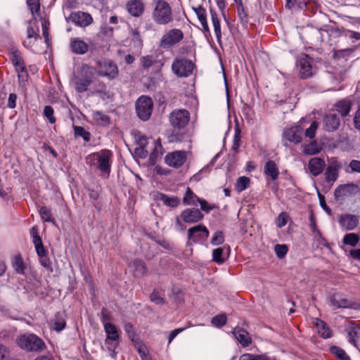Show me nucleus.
Returning <instances> with one entry per match:
<instances>
[{
	"instance_id": "obj_1",
	"label": "nucleus",
	"mask_w": 360,
	"mask_h": 360,
	"mask_svg": "<svg viewBox=\"0 0 360 360\" xmlns=\"http://www.w3.org/2000/svg\"><path fill=\"white\" fill-rule=\"evenodd\" d=\"M111 158L112 152L105 149L88 155L86 162L90 167L98 169L104 175L108 176L110 172Z\"/></svg>"
},
{
	"instance_id": "obj_2",
	"label": "nucleus",
	"mask_w": 360,
	"mask_h": 360,
	"mask_svg": "<svg viewBox=\"0 0 360 360\" xmlns=\"http://www.w3.org/2000/svg\"><path fill=\"white\" fill-rule=\"evenodd\" d=\"M94 75V69L86 64H83L77 75L74 76L72 83L75 90L79 93L87 91L92 82Z\"/></svg>"
},
{
	"instance_id": "obj_3",
	"label": "nucleus",
	"mask_w": 360,
	"mask_h": 360,
	"mask_svg": "<svg viewBox=\"0 0 360 360\" xmlns=\"http://www.w3.org/2000/svg\"><path fill=\"white\" fill-rule=\"evenodd\" d=\"M18 345L27 352H40L46 348L42 339L34 333H25L17 339Z\"/></svg>"
},
{
	"instance_id": "obj_4",
	"label": "nucleus",
	"mask_w": 360,
	"mask_h": 360,
	"mask_svg": "<svg viewBox=\"0 0 360 360\" xmlns=\"http://www.w3.org/2000/svg\"><path fill=\"white\" fill-rule=\"evenodd\" d=\"M153 19L158 25H167L172 21V11L169 4L165 0L155 3Z\"/></svg>"
},
{
	"instance_id": "obj_5",
	"label": "nucleus",
	"mask_w": 360,
	"mask_h": 360,
	"mask_svg": "<svg viewBox=\"0 0 360 360\" xmlns=\"http://www.w3.org/2000/svg\"><path fill=\"white\" fill-rule=\"evenodd\" d=\"M194 64L184 58H176L172 64V70L178 77H187L193 73Z\"/></svg>"
},
{
	"instance_id": "obj_6",
	"label": "nucleus",
	"mask_w": 360,
	"mask_h": 360,
	"mask_svg": "<svg viewBox=\"0 0 360 360\" xmlns=\"http://www.w3.org/2000/svg\"><path fill=\"white\" fill-rule=\"evenodd\" d=\"M30 233L32 236V242L37 254L39 257L40 264L46 269H51V262L46 257V251L42 244L41 238L38 235L37 229L35 227L32 228Z\"/></svg>"
},
{
	"instance_id": "obj_7",
	"label": "nucleus",
	"mask_w": 360,
	"mask_h": 360,
	"mask_svg": "<svg viewBox=\"0 0 360 360\" xmlns=\"http://www.w3.org/2000/svg\"><path fill=\"white\" fill-rule=\"evenodd\" d=\"M104 330L106 333L105 345L107 349L111 352V357L116 358L115 349L118 346L119 334L116 326L112 323H106L104 326Z\"/></svg>"
},
{
	"instance_id": "obj_8",
	"label": "nucleus",
	"mask_w": 360,
	"mask_h": 360,
	"mask_svg": "<svg viewBox=\"0 0 360 360\" xmlns=\"http://www.w3.org/2000/svg\"><path fill=\"white\" fill-rule=\"evenodd\" d=\"M153 102L147 96H140L136 102V111L138 117L143 121L149 120L153 112Z\"/></svg>"
},
{
	"instance_id": "obj_9",
	"label": "nucleus",
	"mask_w": 360,
	"mask_h": 360,
	"mask_svg": "<svg viewBox=\"0 0 360 360\" xmlns=\"http://www.w3.org/2000/svg\"><path fill=\"white\" fill-rule=\"evenodd\" d=\"M94 70L99 76L113 79L118 75V68L115 63L109 60L97 62Z\"/></svg>"
},
{
	"instance_id": "obj_10",
	"label": "nucleus",
	"mask_w": 360,
	"mask_h": 360,
	"mask_svg": "<svg viewBox=\"0 0 360 360\" xmlns=\"http://www.w3.org/2000/svg\"><path fill=\"white\" fill-rule=\"evenodd\" d=\"M9 55L10 59L18 72L19 82L20 83L25 82L28 75L20 53L16 49L11 48L9 51Z\"/></svg>"
},
{
	"instance_id": "obj_11",
	"label": "nucleus",
	"mask_w": 360,
	"mask_h": 360,
	"mask_svg": "<svg viewBox=\"0 0 360 360\" xmlns=\"http://www.w3.org/2000/svg\"><path fill=\"white\" fill-rule=\"evenodd\" d=\"M341 169L342 164L336 158H330L324 173L326 181L328 184H333L338 179L339 172Z\"/></svg>"
},
{
	"instance_id": "obj_12",
	"label": "nucleus",
	"mask_w": 360,
	"mask_h": 360,
	"mask_svg": "<svg viewBox=\"0 0 360 360\" xmlns=\"http://www.w3.org/2000/svg\"><path fill=\"white\" fill-rule=\"evenodd\" d=\"M184 37L183 32L179 29H172L165 33L160 43V47L167 49L179 43Z\"/></svg>"
},
{
	"instance_id": "obj_13",
	"label": "nucleus",
	"mask_w": 360,
	"mask_h": 360,
	"mask_svg": "<svg viewBox=\"0 0 360 360\" xmlns=\"http://www.w3.org/2000/svg\"><path fill=\"white\" fill-rule=\"evenodd\" d=\"M209 236L208 229L203 225H197L188 230V238L193 243H204Z\"/></svg>"
},
{
	"instance_id": "obj_14",
	"label": "nucleus",
	"mask_w": 360,
	"mask_h": 360,
	"mask_svg": "<svg viewBox=\"0 0 360 360\" xmlns=\"http://www.w3.org/2000/svg\"><path fill=\"white\" fill-rule=\"evenodd\" d=\"M187 160V153L183 150H176L167 153L165 157V163L174 168L181 167Z\"/></svg>"
},
{
	"instance_id": "obj_15",
	"label": "nucleus",
	"mask_w": 360,
	"mask_h": 360,
	"mask_svg": "<svg viewBox=\"0 0 360 360\" xmlns=\"http://www.w3.org/2000/svg\"><path fill=\"white\" fill-rule=\"evenodd\" d=\"M190 114L186 110H174L169 117L170 122L174 127L184 128L188 122Z\"/></svg>"
},
{
	"instance_id": "obj_16",
	"label": "nucleus",
	"mask_w": 360,
	"mask_h": 360,
	"mask_svg": "<svg viewBox=\"0 0 360 360\" xmlns=\"http://www.w3.org/2000/svg\"><path fill=\"white\" fill-rule=\"evenodd\" d=\"M27 39L23 41L25 48L31 49L34 53H39V50L35 47V45L41 42V39L37 31L30 25L27 30Z\"/></svg>"
},
{
	"instance_id": "obj_17",
	"label": "nucleus",
	"mask_w": 360,
	"mask_h": 360,
	"mask_svg": "<svg viewBox=\"0 0 360 360\" xmlns=\"http://www.w3.org/2000/svg\"><path fill=\"white\" fill-rule=\"evenodd\" d=\"M297 66L299 69L300 75L302 79H307L313 75L314 68L311 65V61L307 56L300 58L297 62Z\"/></svg>"
},
{
	"instance_id": "obj_18",
	"label": "nucleus",
	"mask_w": 360,
	"mask_h": 360,
	"mask_svg": "<svg viewBox=\"0 0 360 360\" xmlns=\"http://www.w3.org/2000/svg\"><path fill=\"white\" fill-rule=\"evenodd\" d=\"M338 221L342 230L353 231L359 224V218L354 214H345L340 217Z\"/></svg>"
},
{
	"instance_id": "obj_19",
	"label": "nucleus",
	"mask_w": 360,
	"mask_h": 360,
	"mask_svg": "<svg viewBox=\"0 0 360 360\" xmlns=\"http://www.w3.org/2000/svg\"><path fill=\"white\" fill-rule=\"evenodd\" d=\"M67 19L80 27H86L93 21L91 15L84 12L72 13Z\"/></svg>"
},
{
	"instance_id": "obj_20",
	"label": "nucleus",
	"mask_w": 360,
	"mask_h": 360,
	"mask_svg": "<svg viewBox=\"0 0 360 360\" xmlns=\"http://www.w3.org/2000/svg\"><path fill=\"white\" fill-rule=\"evenodd\" d=\"M181 218L185 223L193 224L202 219L203 214L198 209L188 208L181 212Z\"/></svg>"
},
{
	"instance_id": "obj_21",
	"label": "nucleus",
	"mask_w": 360,
	"mask_h": 360,
	"mask_svg": "<svg viewBox=\"0 0 360 360\" xmlns=\"http://www.w3.org/2000/svg\"><path fill=\"white\" fill-rule=\"evenodd\" d=\"M303 128L300 125H296L284 131V138L295 143H299L302 141Z\"/></svg>"
},
{
	"instance_id": "obj_22",
	"label": "nucleus",
	"mask_w": 360,
	"mask_h": 360,
	"mask_svg": "<svg viewBox=\"0 0 360 360\" xmlns=\"http://www.w3.org/2000/svg\"><path fill=\"white\" fill-rule=\"evenodd\" d=\"M330 304L336 309H356L355 304L348 299L340 295H333L330 298Z\"/></svg>"
},
{
	"instance_id": "obj_23",
	"label": "nucleus",
	"mask_w": 360,
	"mask_h": 360,
	"mask_svg": "<svg viewBox=\"0 0 360 360\" xmlns=\"http://www.w3.org/2000/svg\"><path fill=\"white\" fill-rule=\"evenodd\" d=\"M326 167L324 160L320 158H312L309 160L308 169L313 176H318L322 173Z\"/></svg>"
},
{
	"instance_id": "obj_24",
	"label": "nucleus",
	"mask_w": 360,
	"mask_h": 360,
	"mask_svg": "<svg viewBox=\"0 0 360 360\" xmlns=\"http://www.w3.org/2000/svg\"><path fill=\"white\" fill-rule=\"evenodd\" d=\"M340 126V119L334 113L327 114L323 119L324 130L331 132L337 130Z\"/></svg>"
},
{
	"instance_id": "obj_25",
	"label": "nucleus",
	"mask_w": 360,
	"mask_h": 360,
	"mask_svg": "<svg viewBox=\"0 0 360 360\" xmlns=\"http://www.w3.org/2000/svg\"><path fill=\"white\" fill-rule=\"evenodd\" d=\"M352 101L349 98H345L338 101L333 110L337 112L342 117L347 116L352 108Z\"/></svg>"
},
{
	"instance_id": "obj_26",
	"label": "nucleus",
	"mask_w": 360,
	"mask_h": 360,
	"mask_svg": "<svg viewBox=\"0 0 360 360\" xmlns=\"http://www.w3.org/2000/svg\"><path fill=\"white\" fill-rule=\"evenodd\" d=\"M233 335L238 343H240L243 347L249 346L252 342V338L250 334L244 329L241 328H234L233 330Z\"/></svg>"
},
{
	"instance_id": "obj_27",
	"label": "nucleus",
	"mask_w": 360,
	"mask_h": 360,
	"mask_svg": "<svg viewBox=\"0 0 360 360\" xmlns=\"http://www.w3.org/2000/svg\"><path fill=\"white\" fill-rule=\"evenodd\" d=\"M144 4L141 0H130L127 4L129 13L134 17H139L144 11Z\"/></svg>"
},
{
	"instance_id": "obj_28",
	"label": "nucleus",
	"mask_w": 360,
	"mask_h": 360,
	"mask_svg": "<svg viewBox=\"0 0 360 360\" xmlns=\"http://www.w3.org/2000/svg\"><path fill=\"white\" fill-rule=\"evenodd\" d=\"M65 315L62 312H58L56 314L49 323L50 328L56 332L62 331L65 328Z\"/></svg>"
},
{
	"instance_id": "obj_29",
	"label": "nucleus",
	"mask_w": 360,
	"mask_h": 360,
	"mask_svg": "<svg viewBox=\"0 0 360 360\" xmlns=\"http://www.w3.org/2000/svg\"><path fill=\"white\" fill-rule=\"evenodd\" d=\"M348 341L354 347H358V342L360 340V328L354 323H350L347 328Z\"/></svg>"
},
{
	"instance_id": "obj_30",
	"label": "nucleus",
	"mask_w": 360,
	"mask_h": 360,
	"mask_svg": "<svg viewBox=\"0 0 360 360\" xmlns=\"http://www.w3.org/2000/svg\"><path fill=\"white\" fill-rule=\"evenodd\" d=\"M70 46L72 52L76 54L82 55L86 53L89 50L88 44L79 38L72 39Z\"/></svg>"
},
{
	"instance_id": "obj_31",
	"label": "nucleus",
	"mask_w": 360,
	"mask_h": 360,
	"mask_svg": "<svg viewBox=\"0 0 360 360\" xmlns=\"http://www.w3.org/2000/svg\"><path fill=\"white\" fill-rule=\"evenodd\" d=\"M155 199L157 200L162 202V203L170 207H176L179 203V199L176 196H168L166 194L158 193L155 195Z\"/></svg>"
},
{
	"instance_id": "obj_32",
	"label": "nucleus",
	"mask_w": 360,
	"mask_h": 360,
	"mask_svg": "<svg viewBox=\"0 0 360 360\" xmlns=\"http://www.w3.org/2000/svg\"><path fill=\"white\" fill-rule=\"evenodd\" d=\"M314 323L317 328L318 333L322 338L326 339L332 337V330L323 321L316 319Z\"/></svg>"
},
{
	"instance_id": "obj_33",
	"label": "nucleus",
	"mask_w": 360,
	"mask_h": 360,
	"mask_svg": "<svg viewBox=\"0 0 360 360\" xmlns=\"http://www.w3.org/2000/svg\"><path fill=\"white\" fill-rule=\"evenodd\" d=\"M193 10L202 25L204 32L209 33L210 29L207 22L206 10L200 6L197 8H193Z\"/></svg>"
},
{
	"instance_id": "obj_34",
	"label": "nucleus",
	"mask_w": 360,
	"mask_h": 360,
	"mask_svg": "<svg viewBox=\"0 0 360 360\" xmlns=\"http://www.w3.org/2000/svg\"><path fill=\"white\" fill-rule=\"evenodd\" d=\"M264 172L266 175L269 176L273 181L278 179L279 172L276 163L269 160L264 165Z\"/></svg>"
},
{
	"instance_id": "obj_35",
	"label": "nucleus",
	"mask_w": 360,
	"mask_h": 360,
	"mask_svg": "<svg viewBox=\"0 0 360 360\" xmlns=\"http://www.w3.org/2000/svg\"><path fill=\"white\" fill-rule=\"evenodd\" d=\"M130 267L134 271L136 276H143L146 272V267L141 259H136L131 261Z\"/></svg>"
},
{
	"instance_id": "obj_36",
	"label": "nucleus",
	"mask_w": 360,
	"mask_h": 360,
	"mask_svg": "<svg viewBox=\"0 0 360 360\" xmlns=\"http://www.w3.org/2000/svg\"><path fill=\"white\" fill-rule=\"evenodd\" d=\"M210 15L212 18V22L214 27V34L218 41H220L221 37L220 20L218 18L217 13L213 10L210 9Z\"/></svg>"
},
{
	"instance_id": "obj_37",
	"label": "nucleus",
	"mask_w": 360,
	"mask_h": 360,
	"mask_svg": "<svg viewBox=\"0 0 360 360\" xmlns=\"http://www.w3.org/2000/svg\"><path fill=\"white\" fill-rule=\"evenodd\" d=\"M12 266L16 273L22 275L25 274L26 266L22 258L20 255H16L13 257L12 261Z\"/></svg>"
},
{
	"instance_id": "obj_38",
	"label": "nucleus",
	"mask_w": 360,
	"mask_h": 360,
	"mask_svg": "<svg viewBox=\"0 0 360 360\" xmlns=\"http://www.w3.org/2000/svg\"><path fill=\"white\" fill-rule=\"evenodd\" d=\"M93 118L98 124L101 126H106L110 123V117L100 111L94 112Z\"/></svg>"
},
{
	"instance_id": "obj_39",
	"label": "nucleus",
	"mask_w": 360,
	"mask_h": 360,
	"mask_svg": "<svg viewBox=\"0 0 360 360\" xmlns=\"http://www.w3.org/2000/svg\"><path fill=\"white\" fill-rule=\"evenodd\" d=\"M74 135L75 137H82L86 142H89L91 140V134L84 129V127L80 126L73 125Z\"/></svg>"
},
{
	"instance_id": "obj_40",
	"label": "nucleus",
	"mask_w": 360,
	"mask_h": 360,
	"mask_svg": "<svg viewBox=\"0 0 360 360\" xmlns=\"http://www.w3.org/2000/svg\"><path fill=\"white\" fill-rule=\"evenodd\" d=\"M359 241V236L354 233H347L342 238V243L352 247L356 246Z\"/></svg>"
},
{
	"instance_id": "obj_41",
	"label": "nucleus",
	"mask_w": 360,
	"mask_h": 360,
	"mask_svg": "<svg viewBox=\"0 0 360 360\" xmlns=\"http://www.w3.org/2000/svg\"><path fill=\"white\" fill-rule=\"evenodd\" d=\"M250 179L247 176H240L238 178L235 188L236 190L240 193L245 191L250 185Z\"/></svg>"
},
{
	"instance_id": "obj_42",
	"label": "nucleus",
	"mask_w": 360,
	"mask_h": 360,
	"mask_svg": "<svg viewBox=\"0 0 360 360\" xmlns=\"http://www.w3.org/2000/svg\"><path fill=\"white\" fill-rule=\"evenodd\" d=\"M330 352L340 360H350L349 355H347L345 351L340 347L332 346L330 348Z\"/></svg>"
},
{
	"instance_id": "obj_43",
	"label": "nucleus",
	"mask_w": 360,
	"mask_h": 360,
	"mask_svg": "<svg viewBox=\"0 0 360 360\" xmlns=\"http://www.w3.org/2000/svg\"><path fill=\"white\" fill-rule=\"evenodd\" d=\"M197 198H199L189 187L187 188L183 202L186 205H193L197 201Z\"/></svg>"
},
{
	"instance_id": "obj_44",
	"label": "nucleus",
	"mask_w": 360,
	"mask_h": 360,
	"mask_svg": "<svg viewBox=\"0 0 360 360\" xmlns=\"http://www.w3.org/2000/svg\"><path fill=\"white\" fill-rule=\"evenodd\" d=\"M224 248H218L214 249L212 251V260L218 264H221L224 262Z\"/></svg>"
},
{
	"instance_id": "obj_45",
	"label": "nucleus",
	"mask_w": 360,
	"mask_h": 360,
	"mask_svg": "<svg viewBox=\"0 0 360 360\" xmlns=\"http://www.w3.org/2000/svg\"><path fill=\"white\" fill-rule=\"evenodd\" d=\"M27 4L29 7L31 13L34 19L36 16L39 15V11L40 10V4L39 0H27Z\"/></svg>"
},
{
	"instance_id": "obj_46",
	"label": "nucleus",
	"mask_w": 360,
	"mask_h": 360,
	"mask_svg": "<svg viewBox=\"0 0 360 360\" xmlns=\"http://www.w3.org/2000/svg\"><path fill=\"white\" fill-rule=\"evenodd\" d=\"M153 149L151 153V158H157L158 156L161 155L163 152V148L160 142V139H158L157 140L153 141Z\"/></svg>"
},
{
	"instance_id": "obj_47",
	"label": "nucleus",
	"mask_w": 360,
	"mask_h": 360,
	"mask_svg": "<svg viewBox=\"0 0 360 360\" xmlns=\"http://www.w3.org/2000/svg\"><path fill=\"white\" fill-rule=\"evenodd\" d=\"M313 1L314 0H287L286 6L291 8L296 5L299 8L303 9L308 4Z\"/></svg>"
},
{
	"instance_id": "obj_48",
	"label": "nucleus",
	"mask_w": 360,
	"mask_h": 360,
	"mask_svg": "<svg viewBox=\"0 0 360 360\" xmlns=\"http://www.w3.org/2000/svg\"><path fill=\"white\" fill-rule=\"evenodd\" d=\"M224 243V237L222 231H216L211 238L210 243L214 246H217Z\"/></svg>"
},
{
	"instance_id": "obj_49",
	"label": "nucleus",
	"mask_w": 360,
	"mask_h": 360,
	"mask_svg": "<svg viewBox=\"0 0 360 360\" xmlns=\"http://www.w3.org/2000/svg\"><path fill=\"white\" fill-rule=\"evenodd\" d=\"M226 322V316L224 314H219L212 319V324L217 328L222 327Z\"/></svg>"
},
{
	"instance_id": "obj_50",
	"label": "nucleus",
	"mask_w": 360,
	"mask_h": 360,
	"mask_svg": "<svg viewBox=\"0 0 360 360\" xmlns=\"http://www.w3.org/2000/svg\"><path fill=\"white\" fill-rule=\"evenodd\" d=\"M43 113L51 124H54L56 122V118L53 115L54 111L51 106L46 105L44 108Z\"/></svg>"
},
{
	"instance_id": "obj_51",
	"label": "nucleus",
	"mask_w": 360,
	"mask_h": 360,
	"mask_svg": "<svg viewBox=\"0 0 360 360\" xmlns=\"http://www.w3.org/2000/svg\"><path fill=\"white\" fill-rule=\"evenodd\" d=\"M288 219H289V216L287 214V212H281L276 219V226L278 228L284 227L287 224Z\"/></svg>"
},
{
	"instance_id": "obj_52",
	"label": "nucleus",
	"mask_w": 360,
	"mask_h": 360,
	"mask_svg": "<svg viewBox=\"0 0 360 360\" xmlns=\"http://www.w3.org/2000/svg\"><path fill=\"white\" fill-rule=\"evenodd\" d=\"M319 152V148L316 143H311L304 148V153L307 155H315Z\"/></svg>"
},
{
	"instance_id": "obj_53",
	"label": "nucleus",
	"mask_w": 360,
	"mask_h": 360,
	"mask_svg": "<svg viewBox=\"0 0 360 360\" xmlns=\"http://www.w3.org/2000/svg\"><path fill=\"white\" fill-rule=\"evenodd\" d=\"M41 218L44 221H51V210L46 207H41L39 210Z\"/></svg>"
},
{
	"instance_id": "obj_54",
	"label": "nucleus",
	"mask_w": 360,
	"mask_h": 360,
	"mask_svg": "<svg viewBox=\"0 0 360 360\" xmlns=\"http://www.w3.org/2000/svg\"><path fill=\"white\" fill-rule=\"evenodd\" d=\"M318 128V123L314 121L311 123L309 128L305 131V136L309 139H313L315 136L316 131Z\"/></svg>"
},
{
	"instance_id": "obj_55",
	"label": "nucleus",
	"mask_w": 360,
	"mask_h": 360,
	"mask_svg": "<svg viewBox=\"0 0 360 360\" xmlns=\"http://www.w3.org/2000/svg\"><path fill=\"white\" fill-rule=\"evenodd\" d=\"M49 22L46 19H43L41 22V27H42V34L44 37V41L46 43L47 46H49Z\"/></svg>"
},
{
	"instance_id": "obj_56",
	"label": "nucleus",
	"mask_w": 360,
	"mask_h": 360,
	"mask_svg": "<svg viewBox=\"0 0 360 360\" xmlns=\"http://www.w3.org/2000/svg\"><path fill=\"white\" fill-rule=\"evenodd\" d=\"M275 252L277 257L280 259L285 257L288 252V248L285 245H276L275 246Z\"/></svg>"
},
{
	"instance_id": "obj_57",
	"label": "nucleus",
	"mask_w": 360,
	"mask_h": 360,
	"mask_svg": "<svg viewBox=\"0 0 360 360\" xmlns=\"http://www.w3.org/2000/svg\"><path fill=\"white\" fill-rule=\"evenodd\" d=\"M253 360H276L274 356L268 353L252 354Z\"/></svg>"
},
{
	"instance_id": "obj_58",
	"label": "nucleus",
	"mask_w": 360,
	"mask_h": 360,
	"mask_svg": "<svg viewBox=\"0 0 360 360\" xmlns=\"http://www.w3.org/2000/svg\"><path fill=\"white\" fill-rule=\"evenodd\" d=\"M155 63L153 57L151 56H146L141 58V63L145 69L150 68Z\"/></svg>"
},
{
	"instance_id": "obj_59",
	"label": "nucleus",
	"mask_w": 360,
	"mask_h": 360,
	"mask_svg": "<svg viewBox=\"0 0 360 360\" xmlns=\"http://www.w3.org/2000/svg\"><path fill=\"white\" fill-rule=\"evenodd\" d=\"M101 320L103 323V327L106 323H111L110 321H111V315L110 312L105 309H103L101 312Z\"/></svg>"
},
{
	"instance_id": "obj_60",
	"label": "nucleus",
	"mask_w": 360,
	"mask_h": 360,
	"mask_svg": "<svg viewBox=\"0 0 360 360\" xmlns=\"http://www.w3.org/2000/svg\"><path fill=\"white\" fill-rule=\"evenodd\" d=\"M0 360H10V352L2 344H0Z\"/></svg>"
},
{
	"instance_id": "obj_61",
	"label": "nucleus",
	"mask_w": 360,
	"mask_h": 360,
	"mask_svg": "<svg viewBox=\"0 0 360 360\" xmlns=\"http://www.w3.org/2000/svg\"><path fill=\"white\" fill-rule=\"evenodd\" d=\"M151 302L156 304H162L165 301L164 299L160 296L158 292H153L150 296Z\"/></svg>"
},
{
	"instance_id": "obj_62",
	"label": "nucleus",
	"mask_w": 360,
	"mask_h": 360,
	"mask_svg": "<svg viewBox=\"0 0 360 360\" xmlns=\"http://www.w3.org/2000/svg\"><path fill=\"white\" fill-rule=\"evenodd\" d=\"M197 201L200 203L201 210L205 212H209L213 209V207L205 200L197 198Z\"/></svg>"
},
{
	"instance_id": "obj_63",
	"label": "nucleus",
	"mask_w": 360,
	"mask_h": 360,
	"mask_svg": "<svg viewBox=\"0 0 360 360\" xmlns=\"http://www.w3.org/2000/svg\"><path fill=\"white\" fill-rule=\"evenodd\" d=\"M349 168L352 172L360 173V161L353 160L349 162Z\"/></svg>"
},
{
	"instance_id": "obj_64",
	"label": "nucleus",
	"mask_w": 360,
	"mask_h": 360,
	"mask_svg": "<svg viewBox=\"0 0 360 360\" xmlns=\"http://www.w3.org/2000/svg\"><path fill=\"white\" fill-rule=\"evenodd\" d=\"M17 96L15 94H10L8 100V107L9 108H15L16 106Z\"/></svg>"
}]
</instances>
